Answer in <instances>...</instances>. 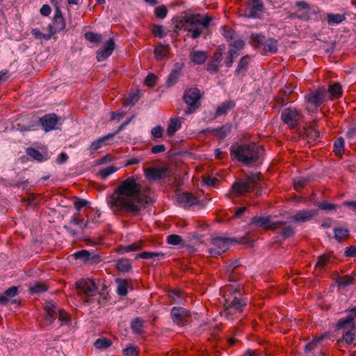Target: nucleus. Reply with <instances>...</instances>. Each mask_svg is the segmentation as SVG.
<instances>
[{
    "label": "nucleus",
    "mask_w": 356,
    "mask_h": 356,
    "mask_svg": "<svg viewBox=\"0 0 356 356\" xmlns=\"http://www.w3.org/2000/svg\"><path fill=\"white\" fill-rule=\"evenodd\" d=\"M141 185L134 177L122 181L107 198V202L115 214L127 213L131 216L140 213L139 204L149 202V197L140 193Z\"/></svg>",
    "instance_id": "f257e3e1"
},
{
    "label": "nucleus",
    "mask_w": 356,
    "mask_h": 356,
    "mask_svg": "<svg viewBox=\"0 0 356 356\" xmlns=\"http://www.w3.org/2000/svg\"><path fill=\"white\" fill-rule=\"evenodd\" d=\"M263 152L262 146L254 143L243 145L235 144L230 147L231 154L245 165H250L257 162Z\"/></svg>",
    "instance_id": "f03ea898"
},
{
    "label": "nucleus",
    "mask_w": 356,
    "mask_h": 356,
    "mask_svg": "<svg viewBox=\"0 0 356 356\" xmlns=\"http://www.w3.org/2000/svg\"><path fill=\"white\" fill-rule=\"evenodd\" d=\"M76 287L80 294H83L86 298H82L87 303H92L97 300L99 307L104 306L107 302V296L99 293L98 288L92 279H83L76 283Z\"/></svg>",
    "instance_id": "7ed1b4c3"
},
{
    "label": "nucleus",
    "mask_w": 356,
    "mask_h": 356,
    "mask_svg": "<svg viewBox=\"0 0 356 356\" xmlns=\"http://www.w3.org/2000/svg\"><path fill=\"white\" fill-rule=\"evenodd\" d=\"M225 299L224 307L227 314L234 312H242L243 308L246 305V301L237 296L238 289L233 286H227L221 290Z\"/></svg>",
    "instance_id": "20e7f679"
},
{
    "label": "nucleus",
    "mask_w": 356,
    "mask_h": 356,
    "mask_svg": "<svg viewBox=\"0 0 356 356\" xmlns=\"http://www.w3.org/2000/svg\"><path fill=\"white\" fill-rule=\"evenodd\" d=\"M211 18L207 15L202 16L200 14L191 15L184 18L183 22L188 25L185 29L191 33V37L196 39L202 33V29H207Z\"/></svg>",
    "instance_id": "39448f33"
},
{
    "label": "nucleus",
    "mask_w": 356,
    "mask_h": 356,
    "mask_svg": "<svg viewBox=\"0 0 356 356\" xmlns=\"http://www.w3.org/2000/svg\"><path fill=\"white\" fill-rule=\"evenodd\" d=\"M250 40L252 44L255 47H263L262 54L264 55L275 54L277 51L278 41L275 39L266 38L261 34H252Z\"/></svg>",
    "instance_id": "423d86ee"
},
{
    "label": "nucleus",
    "mask_w": 356,
    "mask_h": 356,
    "mask_svg": "<svg viewBox=\"0 0 356 356\" xmlns=\"http://www.w3.org/2000/svg\"><path fill=\"white\" fill-rule=\"evenodd\" d=\"M260 180V175L254 174L233 184L232 190L237 195H243L255 189Z\"/></svg>",
    "instance_id": "0eeeda50"
},
{
    "label": "nucleus",
    "mask_w": 356,
    "mask_h": 356,
    "mask_svg": "<svg viewBox=\"0 0 356 356\" xmlns=\"http://www.w3.org/2000/svg\"><path fill=\"white\" fill-rule=\"evenodd\" d=\"M184 100L189 107L185 111L186 115L195 112L200 106L201 98L200 90L197 88H192L186 90L184 95Z\"/></svg>",
    "instance_id": "6e6552de"
},
{
    "label": "nucleus",
    "mask_w": 356,
    "mask_h": 356,
    "mask_svg": "<svg viewBox=\"0 0 356 356\" xmlns=\"http://www.w3.org/2000/svg\"><path fill=\"white\" fill-rule=\"evenodd\" d=\"M338 329H344L342 339L350 344L355 339V319L353 316H348L346 319H341L337 323Z\"/></svg>",
    "instance_id": "1a4fd4ad"
},
{
    "label": "nucleus",
    "mask_w": 356,
    "mask_h": 356,
    "mask_svg": "<svg viewBox=\"0 0 356 356\" xmlns=\"http://www.w3.org/2000/svg\"><path fill=\"white\" fill-rule=\"evenodd\" d=\"M286 222L284 221H272L270 216H255L250 220V225L255 226L257 227H262L264 229H276L282 226H284Z\"/></svg>",
    "instance_id": "9d476101"
},
{
    "label": "nucleus",
    "mask_w": 356,
    "mask_h": 356,
    "mask_svg": "<svg viewBox=\"0 0 356 356\" xmlns=\"http://www.w3.org/2000/svg\"><path fill=\"white\" fill-rule=\"evenodd\" d=\"M302 113L296 108H286L282 113L281 118L291 129L296 128L302 120Z\"/></svg>",
    "instance_id": "9b49d317"
},
{
    "label": "nucleus",
    "mask_w": 356,
    "mask_h": 356,
    "mask_svg": "<svg viewBox=\"0 0 356 356\" xmlns=\"http://www.w3.org/2000/svg\"><path fill=\"white\" fill-rule=\"evenodd\" d=\"M325 95L326 90L323 88L305 96V99L307 104L306 109L309 112L316 111L317 108L324 102Z\"/></svg>",
    "instance_id": "f8f14e48"
},
{
    "label": "nucleus",
    "mask_w": 356,
    "mask_h": 356,
    "mask_svg": "<svg viewBox=\"0 0 356 356\" xmlns=\"http://www.w3.org/2000/svg\"><path fill=\"white\" fill-rule=\"evenodd\" d=\"M229 241L236 242L238 243L247 244L248 243L247 236L240 238L238 240L236 238H215L212 240L213 246L218 248L220 252H225L229 249Z\"/></svg>",
    "instance_id": "ddd939ff"
},
{
    "label": "nucleus",
    "mask_w": 356,
    "mask_h": 356,
    "mask_svg": "<svg viewBox=\"0 0 356 356\" xmlns=\"http://www.w3.org/2000/svg\"><path fill=\"white\" fill-rule=\"evenodd\" d=\"M171 316L173 321L178 325H184L191 316L188 310L183 307H173L171 310Z\"/></svg>",
    "instance_id": "4468645a"
},
{
    "label": "nucleus",
    "mask_w": 356,
    "mask_h": 356,
    "mask_svg": "<svg viewBox=\"0 0 356 356\" xmlns=\"http://www.w3.org/2000/svg\"><path fill=\"white\" fill-rule=\"evenodd\" d=\"M178 203L184 208H190L191 207L198 204L197 198L190 193H181L177 195Z\"/></svg>",
    "instance_id": "2eb2a0df"
},
{
    "label": "nucleus",
    "mask_w": 356,
    "mask_h": 356,
    "mask_svg": "<svg viewBox=\"0 0 356 356\" xmlns=\"http://www.w3.org/2000/svg\"><path fill=\"white\" fill-rule=\"evenodd\" d=\"M168 168H149L145 169V175L149 179H159L165 178L168 175Z\"/></svg>",
    "instance_id": "dca6fc26"
},
{
    "label": "nucleus",
    "mask_w": 356,
    "mask_h": 356,
    "mask_svg": "<svg viewBox=\"0 0 356 356\" xmlns=\"http://www.w3.org/2000/svg\"><path fill=\"white\" fill-rule=\"evenodd\" d=\"M115 49V42L113 39L107 40L104 46L97 52V59L98 61L106 59L113 51Z\"/></svg>",
    "instance_id": "f3484780"
},
{
    "label": "nucleus",
    "mask_w": 356,
    "mask_h": 356,
    "mask_svg": "<svg viewBox=\"0 0 356 356\" xmlns=\"http://www.w3.org/2000/svg\"><path fill=\"white\" fill-rule=\"evenodd\" d=\"M316 210H301L291 217V220L295 222H305L312 220L317 215Z\"/></svg>",
    "instance_id": "a211bd4d"
},
{
    "label": "nucleus",
    "mask_w": 356,
    "mask_h": 356,
    "mask_svg": "<svg viewBox=\"0 0 356 356\" xmlns=\"http://www.w3.org/2000/svg\"><path fill=\"white\" fill-rule=\"evenodd\" d=\"M40 122L45 131H51L56 128L58 119L56 114H48L40 118Z\"/></svg>",
    "instance_id": "6ab92c4d"
},
{
    "label": "nucleus",
    "mask_w": 356,
    "mask_h": 356,
    "mask_svg": "<svg viewBox=\"0 0 356 356\" xmlns=\"http://www.w3.org/2000/svg\"><path fill=\"white\" fill-rule=\"evenodd\" d=\"M61 309L58 308L56 303L52 301L47 302L45 305L46 315L45 318L50 323L57 318L58 312Z\"/></svg>",
    "instance_id": "aec40b11"
},
{
    "label": "nucleus",
    "mask_w": 356,
    "mask_h": 356,
    "mask_svg": "<svg viewBox=\"0 0 356 356\" xmlns=\"http://www.w3.org/2000/svg\"><path fill=\"white\" fill-rule=\"evenodd\" d=\"M52 26L55 32L63 31L65 27V22L60 10L56 7L53 19Z\"/></svg>",
    "instance_id": "412c9836"
},
{
    "label": "nucleus",
    "mask_w": 356,
    "mask_h": 356,
    "mask_svg": "<svg viewBox=\"0 0 356 356\" xmlns=\"http://www.w3.org/2000/svg\"><path fill=\"white\" fill-rule=\"evenodd\" d=\"M250 62L249 56H243L238 64L237 68L235 70V74L237 76L243 77L248 70Z\"/></svg>",
    "instance_id": "4be33fe9"
},
{
    "label": "nucleus",
    "mask_w": 356,
    "mask_h": 356,
    "mask_svg": "<svg viewBox=\"0 0 356 356\" xmlns=\"http://www.w3.org/2000/svg\"><path fill=\"white\" fill-rule=\"evenodd\" d=\"M208 57L207 54L204 51H192L190 53L191 60L197 65L202 64Z\"/></svg>",
    "instance_id": "5701e85b"
},
{
    "label": "nucleus",
    "mask_w": 356,
    "mask_h": 356,
    "mask_svg": "<svg viewBox=\"0 0 356 356\" xmlns=\"http://www.w3.org/2000/svg\"><path fill=\"white\" fill-rule=\"evenodd\" d=\"M115 136V134H109L106 136H104L102 138H98L97 140L93 141L89 149L90 151L91 154H93L95 151L101 148L103 145V144L108 139L112 138Z\"/></svg>",
    "instance_id": "b1692460"
},
{
    "label": "nucleus",
    "mask_w": 356,
    "mask_h": 356,
    "mask_svg": "<svg viewBox=\"0 0 356 356\" xmlns=\"http://www.w3.org/2000/svg\"><path fill=\"white\" fill-rule=\"evenodd\" d=\"M170 50L168 44H163L159 43L154 49L155 57L157 60H163L165 58Z\"/></svg>",
    "instance_id": "393cba45"
},
{
    "label": "nucleus",
    "mask_w": 356,
    "mask_h": 356,
    "mask_svg": "<svg viewBox=\"0 0 356 356\" xmlns=\"http://www.w3.org/2000/svg\"><path fill=\"white\" fill-rule=\"evenodd\" d=\"M294 87L292 86H286L279 93L277 98V102L282 105H284L289 99V96L291 94Z\"/></svg>",
    "instance_id": "a878e982"
},
{
    "label": "nucleus",
    "mask_w": 356,
    "mask_h": 356,
    "mask_svg": "<svg viewBox=\"0 0 356 356\" xmlns=\"http://www.w3.org/2000/svg\"><path fill=\"white\" fill-rule=\"evenodd\" d=\"M254 4L251 6L248 13L246 15L249 18H257L259 17V13H262L264 10V3L261 1L253 2Z\"/></svg>",
    "instance_id": "bb28decb"
},
{
    "label": "nucleus",
    "mask_w": 356,
    "mask_h": 356,
    "mask_svg": "<svg viewBox=\"0 0 356 356\" xmlns=\"http://www.w3.org/2000/svg\"><path fill=\"white\" fill-rule=\"evenodd\" d=\"M26 154L32 158L33 160L38 162H42L44 161L47 160V154H43L38 149L29 147L26 149Z\"/></svg>",
    "instance_id": "cd10ccee"
},
{
    "label": "nucleus",
    "mask_w": 356,
    "mask_h": 356,
    "mask_svg": "<svg viewBox=\"0 0 356 356\" xmlns=\"http://www.w3.org/2000/svg\"><path fill=\"white\" fill-rule=\"evenodd\" d=\"M143 244L144 243L143 241H138L129 245L121 246L118 248V252L124 253L128 252L138 251L142 249Z\"/></svg>",
    "instance_id": "c85d7f7f"
},
{
    "label": "nucleus",
    "mask_w": 356,
    "mask_h": 356,
    "mask_svg": "<svg viewBox=\"0 0 356 356\" xmlns=\"http://www.w3.org/2000/svg\"><path fill=\"white\" fill-rule=\"evenodd\" d=\"M235 106V104L232 101H227L225 102H223L222 104H220L216 109V115L220 116L222 115H225L227 113V112L229 110H231Z\"/></svg>",
    "instance_id": "c756f323"
},
{
    "label": "nucleus",
    "mask_w": 356,
    "mask_h": 356,
    "mask_svg": "<svg viewBox=\"0 0 356 356\" xmlns=\"http://www.w3.org/2000/svg\"><path fill=\"white\" fill-rule=\"evenodd\" d=\"M345 15L341 14H327V20L329 25L338 24L346 20Z\"/></svg>",
    "instance_id": "7c9ffc66"
},
{
    "label": "nucleus",
    "mask_w": 356,
    "mask_h": 356,
    "mask_svg": "<svg viewBox=\"0 0 356 356\" xmlns=\"http://www.w3.org/2000/svg\"><path fill=\"white\" fill-rule=\"evenodd\" d=\"M181 122L177 118L170 120V124L167 129V134L169 136L175 135V132L181 127Z\"/></svg>",
    "instance_id": "2f4dec72"
},
{
    "label": "nucleus",
    "mask_w": 356,
    "mask_h": 356,
    "mask_svg": "<svg viewBox=\"0 0 356 356\" xmlns=\"http://www.w3.org/2000/svg\"><path fill=\"white\" fill-rule=\"evenodd\" d=\"M334 232V238L339 242L345 241L349 237V230L348 229L339 227L335 228Z\"/></svg>",
    "instance_id": "473e14b6"
},
{
    "label": "nucleus",
    "mask_w": 356,
    "mask_h": 356,
    "mask_svg": "<svg viewBox=\"0 0 356 356\" xmlns=\"http://www.w3.org/2000/svg\"><path fill=\"white\" fill-rule=\"evenodd\" d=\"M47 289V285L44 282H42L34 283L33 285L29 286V291L32 294L43 293Z\"/></svg>",
    "instance_id": "72a5a7b5"
},
{
    "label": "nucleus",
    "mask_w": 356,
    "mask_h": 356,
    "mask_svg": "<svg viewBox=\"0 0 356 356\" xmlns=\"http://www.w3.org/2000/svg\"><path fill=\"white\" fill-rule=\"evenodd\" d=\"M327 92L333 99L339 98L342 93L341 86L339 83H335L329 86Z\"/></svg>",
    "instance_id": "f704fd0d"
},
{
    "label": "nucleus",
    "mask_w": 356,
    "mask_h": 356,
    "mask_svg": "<svg viewBox=\"0 0 356 356\" xmlns=\"http://www.w3.org/2000/svg\"><path fill=\"white\" fill-rule=\"evenodd\" d=\"M116 268L121 272H128L131 268L130 260L128 259H121L118 260Z\"/></svg>",
    "instance_id": "c9c22d12"
},
{
    "label": "nucleus",
    "mask_w": 356,
    "mask_h": 356,
    "mask_svg": "<svg viewBox=\"0 0 356 356\" xmlns=\"http://www.w3.org/2000/svg\"><path fill=\"white\" fill-rule=\"evenodd\" d=\"M334 152L339 156L344 152V139L342 137L337 138L334 142Z\"/></svg>",
    "instance_id": "e433bc0d"
},
{
    "label": "nucleus",
    "mask_w": 356,
    "mask_h": 356,
    "mask_svg": "<svg viewBox=\"0 0 356 356\" xmlns=\"http://www.w3.org/2000/svg\"><path fill=\"white\" fill-rule=\"evenodd\" d=\"M112 345V341L105 337L97 339L94 343V346L97 349H106Z\"/></svg>",
    "instance_id": "4c0bfd02"
},
{
    "label": "nucleus",
    "mask_w": 356,
    "mask_h": 356,
    "mask_svg": "<svg viewBox=\"0 0 356 356\" xmlns=\"http://www.w3.org/2000/svg\"><path fill=\"white\" fill-rule=\"evenodd\" d=\"M144 321L140 318H136L131 322V330L134 333L140 334L143 332Z\"/></svg>",
    "instance_id": "58836bf2"
},
{
    "label": "nucleus",
    "mask_w": 356,
    "mask_h": 356,
    "mask_svg": "<svg viewBox=\"0 0 356 356\" xmlns=\"http://www.w3.org/2000/svg\"><path fill=\"white\" fill-rule=\"evenodd\" d=\"M332 258L331 254H324L318 257V261L316 264V268H324L330 261Z\"/></svg>",
    "instance_id": "ea45409f"
},
{
    "label": "nucleus",
    "mask_w": 356,
    "mask_h": 356,
    "mask_svg": "<svg viewBox=\"0 0 356 356\" xmlns=\"http://www.w3.org/2000/svg\"><path fill=\"white\" fill-rule=\"evenodd\" d=\"M306 133L307 136L312 140H316L320 136V131L315 127V121L307 128Z\"/></svg>",
    "instance_id": "a19ab883"
},
{
    "label": "nucleus",
    "mask_w": 356,
    "mask_h": 356,
    "mask_svg": "<svg viewBox=\"0 0 356 356\" xmlns=\"http://www.w3.org/2000/svg\"><path fill=\"white\" fill-rule=\"evenodd\" d=\"M354 276L353 275H344L339 277L337 279V283L339 286H342L343 287L350 286L353 283Z\"/></svg>",
    "instance_id": "79ce46f5"
},
{
    "label": "nucleus",
    "mask_w": 356,
    "mask_h": 356,
    "mask_svg": "<svg viewBox=\"0 0 356 356\" xmlns=\"http://www.w3.org/2000/svg\"><path fill=\"white\" fill-rule=\"evenodd\" d=\"M180 76V70L179 69H175L173 70L167 80L166 84L168 87H170L173 86L175 83H177L179 77Z\"/></svg>",
    "instance_id": "37998d69"
},
{
    "label": "nucleus",
    "mask_w": 356,
    "mask_h": 356,
    "mask_svg": "<svg viewBox=\"0 0 356 356\" xmlns=\"http://www.w3.org/2000/svg\"><path fill=\"white\" fill-rule=\"evenodd\" d=\"M239 55L238 52L235 49H229L228 51V55L227 56L225 60V64L227 67H230L234 63V60L236 57Z\"/></svg>",
    "instance_id": "c03bdc74"
},
{
    "label": "nucleus",
    "mask_w": 356,
    "mask_h": 356,
    "mask_svg": "<svg viewBox=\"0 0 356 356\" xmlns=\"http://www.w3.org/2000/svg\"><path fill=\"white\" fill-rule=\"evenodd\" d=\"M295 234V228L292 225L284 226L280 231V234L286 239L293 236Z\"/></svg>",
    "instance_id": "a18cd8bd"
},
{
    "label": "nucleus",
    "mask_w": 356,
    "mask_h": 356,
    "mask_svg": "<svg viewBox=\"0 0 356 356\" xmlns=\"http://www.w3.org/2000/svg\"><path fill=\"white\" fill-rule=\"evenodd\" d=\"M85 38L90 42L98 44L102 40V35L92 31H88L85 33Z\"/></svg>",
    "instance_id": "49530a36"
},
{
    "label": "nucleus",
    "mask_w": 356,
    "mask_h": 356,
    "mask_svg": "<svg viewBox=\"0 0 356 356\" xmlns=\"http://www.w3.org/2000/svg\"><path fill=\"white\" fill-rule=\"evenodd\" d=\"M118 170V168L114 165L108 166L104 169L101 170L98 175L102 178L106 179L113 173Z\"/></svg>",
    "instance_id": "de8ad7c7"
},
{
    "label": "nucleus",
    "mask_w": 356,
    "mask_h": 356,
    "mask_svg": "<svg viewBox=\"0 0 356 356\" xmlns=\"http://www.w3.org/2000/svg\"><path fill=\"white\" fill-rule=\"evenodd\" d=\"M154 257L163 258L164 257V254L157 252H143L136 255V258H142L145 259H150Z\"/></svg>",
    "instance_id": "09e8293b"
},
{
    "label": "nucleus",
    "mask_w": 356,
    "mask_h": 356,
    "mask_svg": "<svg viewBox=\"0 0 356 356\" xmlns=\"http://www.w3.org/2000/svg\"><path fill=\"white\" fill-rule=\"evenodd\" d=\"M92 252L86 250L78 251L74 254V256L76 259H82L84 261H89Z\"/></svg>",
    "instance_id": "8fccbe9b"
},
{
    "label": "nucleus",
    "mask_w": 356,
    "mask_h": 356,
    "mask_svg": "<svg viewBox=\"0 0 356 356\" xmlns=\"http://www.w3.org/2000/svg\"><path fill=\"white\" fill-rule=\"evenodd\" d=\"M225 49V45H220L217 47L216 51L214 52L211 60L216 63H220L222 60V55Z\"/></svg>",
    "instance_id": "3c124183"
},
{
    "label": "nucleus",
    "mask_w": 356,
    "mask_h": 356,
    "mask_svg": "<svg viewBox=\"0 0 356 356\" xmlns=\"http://www.w3.org/2000/svg\"><path fill=\"white\" fill-rule=\"evenodd\" d=\"M326 336V334H323L318 337L314 338L312 341H311L305 346V350H314L316 347L317 346L318 343L324 339Z\"/></svg>",
    "instance_id": "603ef678"
},
{
    "label": "nucleus",
    "mask_w": 356,
    "mask_h": 356,
    "mask_svg": "<svg viewBox=\"0 0 356 356\" xmlns=\"http://www.w3.org/2000/svg\"><path fill=\"white\" fill-rule=\"evenodd\" d=\"M155 15L159 19H164L168 14V9L165 6L161 5L154 9Z\"/></svg>",
    "instance_id": "864d4df0"
},
{
    "label": "nucleus",
    "mask_w": 356,
    "mask_h": 356,
    "mask_svg": "<svg viewBox=\"0 0 356 356\" xmlns=\"http://www.w3.org/2000/svg\"><path fill=\"white\" fill-rule=\"evenodd\" d=\"M316 205L318 206L321 209L326 211H331L337 208L335 204L328 202L327 201L317 202Z\"/></svg>",
    "instance_id": "5fc2aeb1"
},
{
    "label": "nucleus",
    "mask_w": 356,
    "mask_h": 356,
    "mask_svg": "<svg viewBox=\"0 0 356 356\" xmlns=\"http://www.w3.org/2000/svg\"><path fill=\"white\" fill-rule=\"evenodd\" d=\"M182 241V238L177 234H171L167 238V242L170 245H179Z\"/></svg>",
    "instance_id": "6e6d98bb"
},
{
    "label": "nucleus",
    "mask_w": 356,
    "mask_h": 356,
    "mask_svg": "<svg viewBox=\"0 0 356 356\" xmlns=\"http://www.w3.org/2000/svg\"><path fill=\"white\" fill-rule=\"evenodd\" d=\"M222 31V35L227 39V40L229 41L234 38L236 32L234 30L224 26Z\"/></svg>",
    "instance_id": "4d7b16f0"
},
{
    "label": "nucleus",
    "mask_w": 356,
    "mask_h": 356,
    "mask_svg": "<svg viewBox=\"0 0 356 356\" xmlns=\"http://www.w3.org/2000/svg\"><path fill=\"white\" fill-rule=\"evenodd\" d=\"M152 31L155 36H157L160 38H163L165 35L163 26L161 25L154 24L152 26Z\"/></svg>",
    "instance_id": "13d9d810"
},
{
    "label": "nucleus",
    "mask_w": 356,
    "mask_h": 356,
    "mask_svg": "<svg viewBox=\"0 0 356 356\" xmlns=\"http://www.w3.org/2000/svg\"><path fill=\"white\" fill-rule=\"evenodd\" d=\"M245 42L242 40H236L229 44L230 49H235L236 52L243 49Z\"/></svg>",
    "instance_id": "bf43d9fd"
},
{
    "label": "nucleus",
    "mask_w": 356,
    "mask_h": 356,
    "mask_svg": "<svg viewBox=\"0 0 356 356\" xmlns=\"http://www.w3.org/2000/svg\"><path fill=\"white\" fill-rule=\"evenodd\" d=\"M118 293L121 296H125L127 293V283L124 280H120L118 282Z\"/></svg>",
    "instance_id": "052dcab7"
},
{
    "label": "nucleus",
    "mask_w": 356,
    "mask_h": 356,
    "mask_svg": "<svg viewBox=\"0 0 356 356\" xmlns=\"http://www.w3.org/2000/svg\"><path fill=\"white\" fill-rule=\"evenodd\" d=\"M163 131H164L163 128L161 126L158 125V126L152 128V129L151 131V134L154 138H160L163 137Z\"/></svg>",
    "instance_id": "680f3d73"
},
{
    "label": "nucleus",
    "mask_w": 356,
    "mask_h": 356,
    "mask_svg": "<svg viewBox=\"0 0 356 356\" xmlns=\"http://www.w3.org/2000/svg\"><path fill=\"white\" fill-rule=\"evenodd\" d=\"M231 127L229 125H224L222 127L218 129V132L220 138H224L230 131Z\"/></svg>",
    "instance_id": "e2e57ef3"
},
{
    "label": "nucleus",
    "mask_w": 356,
    "mask_h": 356,
    "mask_svg": "<svg viewBox=\"0 0 356 356\" xmlns=\"http://www.w3.org/2000/svg\"><path fill=\"white\" fill-rule=\"evenodd\" d=\"M139 97L137 93H131L129 96V97L125 100L124 104V105H134L135 104Z\"/></svg>",
    "instance_id": "0e129e2a"
},
{
    "label": "nucleus",
    "mask_w": 356,
    "mask_h": 356,
    "mask_svg": "<svg viewBox=\"0 0 356 356\" xmlns=\"http://www.w3.org/2000/svg\"><path fill=\"white\" fill-rule=\"evenodd\" d=\"M218 65H219V63H216V61L211 60L207 63V71H209L211 73L217 72L218 71Z\"/></svg>",
    "instance_id": "69168bd1"
},
{
    "label": "nucleus",
    "mask_w": 356,
    "mask_h": 356,
    "mask_svg": "<svg viewBox=\"0 0 356 356\" xmlns=\"http://www.w3.org/2000/svg\"><path fill=\"white\" fill-rule=\"evenodd\" d=\"M156 76L153 74H149L145 80V83L149 87H153L156 85Z\"/></svg>",
    "instance_id": "338daca9"
},
{
    "label": "nucleus",
    "mask_w": 356,
    "mask_h": 356,
    "mask_svg": "<svg viewBox=\"0 0 356 356\" xmlns=\"http://www.w3.org/2000/svg\"><path fill=\"white\" fill-rule=\"evenodd\" d=\"M125 356H137V349L134 346H129L124 350Z\"/></svg>",
    "instance_id": "774afa93"
}]
</instances>
